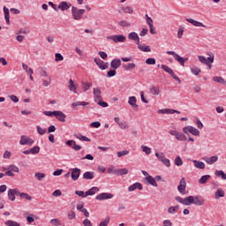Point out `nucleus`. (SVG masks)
Segmentation results:
<instances>
[{"instance_id":"nucleus-5","label":"nucleus","mask_w":226,"mask_h":226,"mask_svg":"<svg viewBox=\"0 0 226 226\" xmlns=\"http://www.w3.org/2000/svg\"><path fill=\"white\" fill-rule=\"evenodd\" d=\"M166 54H168V56H173L175 60L177 61L179 63V64H181V66H185V63H186V61H188V58H185V57L179 56L175 51H167Z\"/></svg>"},{"instance_id":"nucleus-15","label":"nucleus","mask_w":226,"mask_h":226,"mask_svg":"<svg viewBox=\"0 0 226 226\" xmlns=\"http://www.w3.org/2000/svg\"><path fill=\"white\" fill-rule=\"evenodd\" d=\"M129 105L134 109V110H139V105L137 104V97L130 96L128 100Z\"/></svg>"},{"instance_id":"nucleus-1","label":"nucleus","mask_w":226,"mask_h":226,"mask_svg":"<svg viewBox=\"0 0 226 226\" xmlns=\"http://www.w3.org/2000/svg\"><path fill=\"white\" fill-rule=\"evenodd\" d=\"M175 200L179 202V204H183V206H192V204H194V206H204L205 202L204 198L200 195L188 196L185 199L180 196H176Z\"/></svg>"},{"instance_id":"nucleus-19","label":"nucleus","mask_w":226,"mask_h":226,"mask_svg":"<svg viewBox=\"0 0 226 226\" xmlns=\"http://www.w3.org/2000/svg\"><path fill=\"white\" fill-rule=\"evenodd\" d=\"M142 184L136 182L128 187V192H135V190H142Z\"/></svg>"},{"instance_id":"nucleus-29","label":"nucleus","mask_w":226,"mask_h":226,"mask_svg":"<svg viewBox=\"0 0 226 226\" xmlns=\"http://www.w3.org/2000/svg\"><path fill=\"white\" fill-rule=\"evenodd\" d=\"M92 87H93V83L91 82H84V81L81 82V87L85 93L87 91H89V89H91Z\"/></svg>"},{"instance_id":"nucleus-34","label":"nucleus","mask_w":226,"mask_h":226,"mask_svg":"<svg viewBox=\"0 0 226 226\" xmlns=\"http://www.w3.org/2000/svg\"><path fill=\"white\" fill-rule=\"evenodd\" d=\"M128 174V169L123 168V169H117L116 171V176H126Z\"/></svg>"},{"instance_id":"nucleus-57","label":"nucleus","mask_w":226,"mask_h":226,"mask_svg":"<svg viewBox=\"0 0 226 226\" xmlns=\"http://www.w3.org/2000/svg\"><path fill=\"white\" fill-rule=\"evenodd\" d=\"M117 170H116V168L114 166H109L108 169H107V172L108 174H115L116 175V172H117Z\"/></svg>"},{"instance_id":"nucleus-30","label":"nucleus","mask_w":226,"mask_h":226,"mask_svg":"<svg viewBox=\"0 0 226 226\" xmlns=\"http://www.w3.org/2000/svg\"><path fill=\"white\" fill-rule=\"evenodd\" d=\"M215 197L216 200L222 197H225V192H223V189L218 188L217 191L215 192Z\"/></svg>"},{"instance_id":"nucleus-2","label":"nucleus","mask_w":226,"mask_h":226,"mask_svg":"<svg viewBox=\"0 0 226 226\" xmlns=\"http://www.w3.org/2000/svg\"><path fill=\"white\" fill-rule=\"evenodd\" d=\"M86 14L85 9H79L75 6L72 7V15L73 20H81L82 17Z\"/></svg>"},{"instance_id":"nucleus-31","label":"nucleus","mask_w":226,"mask_h":226,"mask_svg":"<svg viewBox=\"0 0 226 226\" xmlns=\"http://www.w3.org/2000/svg\"><path fill=\"white\" fill-rule=\"evenodd\" d=\"M149 92L151 93V94H154V96H158V94H160V87L152 86L149 88Z\"/></svg>"},{"instance_id":"nucleus-61","label":"nucleus","mask_w":226,"mask_h":226,"mask_svg":"<svg viewBox=\"0 0 226 226\" xmlns=\"http://www.w3.org/2000/svg\"><path fill=\"white\" fill-rule=\"evenodd\" d=\"M75 194L78 195L79 197H81L82 199H86V192H84L83 191H76Z\"/></svg>"},{"instance_id":"nucleus-64","label":"nucleus","mask_w":226,"mask_h":226,"mask_svg":"<svg viewBox=\"0 0 226 226\" xmlns=\"http://www.w3.org/2000/svg\"><path fill=\"white\" fill-rule=\"evenodd\" d=\"M83 225L84 226H93V222H91V221L89 219H85L83 221Z\"/></svg>"},{"instance_id":"nucleus-60","label":"nucleus","mask_w":226,"mask_h":226,"mask_svg":"<svg viewBox=\"0 0 226 226\" xmlns=\"http://www.w3.org/2000/svg\"><path fill=\"white\" fill-rule=\"evenodd\" d=\"M67 216L70 220H75L77 215H75V212L70 211L68 212Z\"/></svg>"},{"instance_id":"nucleus-26","label":"nucleus","mask_w":226,"mask_h":226,"mask_svg":"<svg viewBox=\"0 0 226 226\" xmlns=\"http://www.w3.org/2000/svg\"><path fill=\"white\" fill-rule=\"evenodd\" d=\"M68 88H69V91H72V93H74V94H77V87L73 82V79L69 80Z\"/></svg>"},{"instance_id":"nucleus-12","label":"nucleus","mask_w":226,"mask_h":226,"mask_svg":"<svg viewBox=\"0 0 226 226\" xmlns=\"http://www.w3.org/2000/svg\"><path fill=\"white\" fill-rule=\"evenodd\" d=\"M94 61L100 70H107L109 68V63H105L100 58H94Z\"/></svg>"},{"instance_id":"nucleus-21","label":"nucleus","mask_w":226,"mask_h":226,"mask_svg":"<svg viewBox=\"0 0 226 226\" xmlns=\"http://www.w3.org/2000/svg\"><path fill=\"white\" fill-rule=\"evenodd\" d=\"M206 163H207V165H213L215 163H216V162H218V155H213L211 157H207L204 159Z\"/></svg>"},{"instance_id":"nucleus-28","label":"nucleus","mask_w":226,"mask_h":226,"mask_svg":"<svg viewBox=\"0 0 226 226\" xmlns=\"http://www.w3.org/2000/svg\"><path fill=\"white\" fill-rule=\"evenodd\" d=\"M137 45H138V49L141 50V52H151V48L149 46L140 44V42H139V44Z\"/></svg>"},{"instance_id":"nucleus-63","label":"nucleus","mask_w":226,"mask_h":226,"mask_svg":"<svg viewBox=\"0 0 226 226\" xmlns=\"http://www.w3.org/2000/svg\"><path fill=\"white\" fill-rule=\"evenodd\" d=\"M147 64H156V59L150 57L146 60Z\"/></svg>"},{"instance_id":"nucleus-11","label":"nucleus","mask_w":226,"mask_h":226,"mask_svg":"<svg viewBox=\"0 0 226 226\" xmlns=\"http://www.w3.org/2000/svg\"><path fill=\"white\" fill-rule=\"evenodd\" d=\"M198 59L200 63H202L203 64H207V65H209V63L210 64L215 63V58L211 56L206 57L204 56H198Z\"/></svg>"},{"instance_id":"nucleus-40","label":"nucleus","mask_w":226,"mask_h":226,"mask_svg":"<svg viewBox=\"0 0 226 226\" xmlns=\"http://www.w3.org/2000/svg\"><path fill=\"white\" fill-rule=\"evenodd\" d=\"M6 226H20V222H17L13 220H8L4 222Z\"/></svg>"},{"instance_id":"nucleus-25","label":"nucleus","mask_w":226,"mask_h":226,"mask_svg":"<svg viewBox=\"0 0 226 226\" xmlns=\"http://www.w3.org/2000/svg\"><path fill=\"white\" fill-rule=\"evenodd\" d=\"M145 179L148 185H151V186H158V184L156 183V180L154 179V177H153V176L148 175V177H146Z\"/></svg>"},{"instance_id":"nucleus-42","label":"nucleus","mask_w":226,"mask_h":226,"mask_svg":"<svg viewBox=\"0 0 226 226\" xmlns=\"http://www.w3.org/2000/svg\"><path fill=\"white\" fill-rule=\"evenodd\" d=\"M141 149L143 151V153H145V154L149 155L152 153L151 147L142 145L141 146Z\"/></svg>"},{"instance_id":"nucleus-16","label":"nucleus","mask_w":226,"mask_h":226,"mask_svg":"<svg viewBox=\"0 0 226 226\" xmlns=\"http://www.w3.org/2000/svg\"><path fill=\"white\" fill-rule=\"evenodd\" d=\"M93 94L94 102H98L102 98V89L100 87L94 88Z\"/></svg>"},{"instance_id":"nucleus-20","label":"nucleus","mask_w":226,"mask_h":226,"mask_svg":"<svg viewBox=\"0 0 226 226\" xmlns=\"http://www.w3.org/2000/svg\"><path fill=\"white\" fill-rule=\"evenodd\" d=\"M72 6V4L68 2H60L58 4V9L62 11H66V10H70V7Z\"/></svg>"},{"instance_id":"nucleus-58","label":"nucleus","mask_w":226,"mask_h":226,"mask_svg":"<svg viewBox=\"0 0 226 226\" xmlns=\"http://www.w3.org/2000/svg\"><path fill=\"white\" fill-rule=\"evenodd\" d=\"M97 105H100V107L103 108L109 107V103L103 102L102 98L100 100H97Z\"/></svg>"},{"instance_id":"nucleus-9","label":"nucleus","mask_w":226,"mask_h":226,"mask_svg":"<svg viewBox=\"0 0 226 226\" xmlns=\"http://www.w3.org/2000/svg\"><path fill=\"white\" fill-rule=\"evenodd\" d=\"M70 172H71V178L73 181H77L80 177L82 170H80L79 168H72L70 170Z\"/></svg>"},{"instance_id":"nucleus-44","label":"nucleus","mask_w":226,"mask_h":226,"mask_svg":"<svg viewBox=\"0 0 226 226\" xmlns=\"http://www.w3.org/2000/svg\"><path fill=\"white\" fill-rule=\"evenodd\" d=\"M7 170H11V171L16 172V173L20 172V169H19L18 166L13 165V164H12V165H10V166L7 168Z\"/></svg>"},{"instance_id":"nucleus-41","label":"nucleus","mask_w":226,"mask_h":226,"mask_svg":"<svg viewBox=\"0 0 226 226\" xmlns=\"http://www.w3.org/2000/svg\"><path fill=\"white\" fill-rule=\"evenodd\" d=\"M215 176L217 177H222V179H223L224 181L226 180V174L223 172V170H216Z\"/></svg>"},{"instance_id":"nucleus-3","label":"nucleus","mask_w":226,"mask_h":226,"mask_svg":"<svg viewBox=\"0 0 226 226\" xmlns=\"http://www.w3.org/2000/svg\"><path fill=\"white\" fill-rule=\"evenodd\" d=\"M169 133L170 135H172V137H175L176 140H178L179 142H186V140H188L186 135L179 132L177 130H170Z\"/></svg>"},{"instance_id":"nucleus-48","label":"nucleus","mask_w":226,"mask_h":226,"mask_svg":"<svg viewBox=\"0 0 226 226\" xmlns=\"http://www.w3.org/2000/svg\"><path fill=\"white\" fill-rule=\"evenodd\" d=\"M36 129H37V133H39V135H45L47 133V129H43L40 125H37Z\"/></svg>"},{"instance_id":"nucleus-36","label":"nucleus","mask_w":226,"mask_h":226,"mask_svg":"<svg viewBox=\"0 0 226 226\" xmlns=\"http://www.w3.org/2000/svg\"><path fill=\"white\" fill-rule=\"evenodd\" d=\"M86 105H89V102H76L72 104V109H75L76 107H86Z\"/></svg>"},{"instance_id":"nucleus-59","label":"nucleus","mask_w":226,"mask_h":226,"mask_svg":"<svg viewBox=\"0 0 226 226\" xmlns=\"http://www.w3.org/2000/svg\"><path fill=\"white\" fill-rule=\"evenodd\" d=\"M50 223L51 225H54V226H59L61 225V221H59V219H51Z\"/></svg>"},{"instance_id":"nucleus-56","label":"nucleus","mask_w":226,"mask_h":226,"mask_svg":"<svg viewBox=\"0 0 226 226\" xmlns=\"http://www.w3.org/2000/svg\"><path fill=\"white\" fill-rule=\"evenodd\" d=\"M90 126L91 128H100L102 126V123H100V121L92 122Z\"/></svg>"},{"instance_id":"nucleus-52","label":"nucleus","mask_w":226,"mask_h":226,"mask_svg":"<svg viewBox=\"0 0 226 226\" xmlns=\"http://www.w3.org/2000/svg\"><path fill=\"white\" fill-rule=\"evenodd\" d=\"M30 151H31V154H38V153H40V147L35 146V147L30 148Z\"/></svg>"},{"instance_id":"nucleus-39","label":"nucleus","mask_w":226,"mask_h":226,"mask_svg":"<svg viewBox=\"0 0 226 226\" xmlns=\"http://www.w3.org/2000/svg\"><path fill=\"white\" fill-rule=\"evenodd\" d=\"M174 164L177 167H181L183 165V159L181 158V156L177 155L175 160H174Z\"/></svg>"},{"instance_id":"nucleus-4","label":"nucleus","mask_w":226,"mask_h":226,"mask_svg":"<svg viewBox=\"0 0 226 226\" xmlns=\"http://www.w3.org/2000/svg\"><path fill=\"white\" fill-rule=\"evenodd\" d=\"M183 132L185 133V135H188V133H191L194 137H200V131H199L197 128L192 126V125H187L183 127Z\"/></svg>"},{"instance_id":"nucleus-47","label":"nucleus","mask_w":226,"mask_h":226,"mask_svg":"<svg viewBox=\"0 0 226 226\" xmlns=\"http://www.w3.org/2000/svg\"><path fill=\"white\" fill-rule=\"evenodd\" d=\"M122 11H123V13L132 14V13H133V9L130 6H125V7L122 8Z\"/></svg>"},{"instance_id":"nucleus-53","label":"nucleus","mask_w":226,"mask_h":226,"mask_svg":"<svg viewBox=\"0 0 226 226\" xmlns=\"http://www.w3.org/2000/svg\"><path fill=\"white\" fill-rule=\"evenodd\" d=\"M116 69H113V70H109L108 72H107V77L108 79H110L112 77H116Z\"/></svg>"},{"instance_id":"nucleus-6","label":"nucleus","mask_w":226,"mask_h":226,"mask_svg":"<svg viewBox=\"0 0 226 226\" xmlns=\"http://www.w3.org/2000/svg\"><path fill=\"white\" fill-rule=\"evenodd\" d=\"M161 68L162 70L165 71L166 73H169V75H170L172 79H174V80H177L178 84H181V79H179V77H177V75H176V73H174V71L170 67L165 64H162Z\"/></svg>"},{"instance_id":"nucleus-50","label":"nucleus","mask_w":226,"mask_h":226,"mask_svg":"<svg viewBox=\"0 0 226 226\" xmlns=\"http://www.w3.org/2000/svg\"><path fill=\"white\" fill-rule=\"evenodd\" d=\"M118 25L121 26V27H130L131 26L130 22L126 20L118 21Z\"/></svg>"},{"instance_id":"nucleus-45","label":"nucleus","mask_w":226,"mask_h":226,"mask_svg":"<svg viewBox=\"0 0 226 226\" xmlns=\"http://www.w3.org/2000/svg\"><path fill=\"white\" fill-rule=\"evenodd\" d=\"M135 66H137L134 63H130L124 65V68L127 71L130 72V70H133V68H135Z\"/></svg>"},{"instance_id":"nucleus-55","label":"nucleus","mask_w":226,"mask_h":226,"mask_svg":"<svg viewBox=\"0 0 226 226\" xmlns=\"http://www.w3.org/2000/svg\"><path fill=\"white\" fill-rule=\"evenodd\" d=\"M34 176H35L37 181H41V179H43L45 177V173L37 172V173H35Z\"/></svg>"},{"instance_id":"nucleus-10","label":"nucleus","mask_w":226,"mask_h":226,"mask_svg":"<svg viewBox=\"0 0 226 226\" xmlns=\"http://www.w3.org/2000/svg\"><path fill=\"white\" fill-rule=\"evenodd\" d=\"M114 199V194L110 192H102L95 197V200H109Z\"/></svg>"},{"instance_id":"nucleus-35","label":"nucleus","mask_w":226,"mask_h":226,"mask_svg":"<svg viewBox=\"0 0 226 226\" xmlns=\"http://www.w3.org/2000/svg\"><path fill=\"white\" fill-rule=\"evenodd\" d=\"M211 178V175H205L202 176L200 179H199V183L200 185H206L207 183V180Z\"/></svg>"},{"instance_id":"nucleus-18","label":"nucleus","mask_w":226,"mask_h":226,"mask_svg":"<svg viewBox=\"0 0 226 226\" xmlns=\"http://www.w3.org/2000/svg\"><path fill=\"white\" fill-rule=\"evenodd\" d=\"M186 22H189V24H192V26H194L195 27H206V26L204 24H202V22L200 21H197L193 19H186Z\"/></svg>"},{"instance_id":"nucleus-54","label":"nucleus","mask_w":226,"mask_h":226,"mask_svg":"<svg viewBox=\"0 0 226 226\" xmlns=\"http://www.w3.org/2000/svg\"><path fill=\"white\" fill-rule=\"evenodd\" d=\"M146 22L147 24L149 26V27H152L153 26V19H151V17H149V15L146 14Z\"/></svg>"},{"instance_id":"nucleus-32","label":"nucleus","mask_w":226,"mask_h":226,"mask_svg":"<svg viewBox=\"0 0 226 226\" xmlns=\"http://www.w3.org/2000/svg\"><path fill=\"white\" fill-rule=\"evenodd\" d=\"M214 82H217V84H222L223 86H226V80L222 77L220 76H215L213 78Z\"/></svg>"},{"instance_id":"nucleus-33","label":"nucleus","mask_w":226,"mask_h":226,"mask_svg":"<svg viewBox=\"0 0 226 226\" xmlns=\"http://www.w3.org/2000/svg\"><path fill=\"white\" fill-rule=\"evenodd\" d=\"M94 173L93 171H87L83 174V179H94Z\"/></svg>"},{"instance_id":"nucleus-27","label":"nucleus","mask_w":226,"mask_h":226,"mask_svg":"<svg viewBox=\"0 0 226 226\" xmlns=\"http://www.w3.org/2000/svg\"><path fill=\"white\" fill-rule=\"evenodd\" d=\"M179 211V205L177 206H171L168 207V213L169 215H176Z\"/></svg>"},{"instance_id":"nucleus-14","label":"nucleus","mask_w":226,"mask_h":226,"mask_svg":"<svg viewBox=\"0 0 226 226\" xmlns=\"http://www.w3.org/2000/svg\"><path fill=\"white\" fill-rule=\"evenodd\" d=\"M55 117L61 123H64L66 121V115L63 111L56 110Z\"/></svg>"},{"instance_id":"nucleus-62","label":"nucleus","mask_w":226,"mask_h":226,"mask_svg":"<svg viewBox=\"0 0 226 226\" xmlns=\"http://www.w3.org/2000/svg\"><path fill=\"white\" fill-rule=\"evenodd\" d=\"M109 222H110V219L107 217L104 221H102L98 226H109Z\"/></svg>"},{"instance_id":"nucleus-23","label":"nucleus","mask_w":226,"mask_h":226,"mask_svg":"<svg viewBox=\"0 0 226 226\" xmlns=\"http://www.w3.org/2000/svg\"><path fill=\"white\" fill-rule=\"evenodd\" d=\"M110 66L113 70H117L121 66V59L115 58L111 61Z\"/></svg>"},{"instance_id":"nucleus-38","label":"nucleus","mask_w":226,"mask_h":226,"mask_svg":"<svg viewBox=\"0 0 226 226\" xmlns=\"http://www.w3.org/2000/svg\"><path fill=\"white\" fill-rule=\"evenodd\" d=\"M76 139H78L79 140H82V142H91V139H89L82 134L76 135Z\"/></svg>"},{"instance_id":"nucleus-8","label":"nucleus","mask_w":226,"mask_h":226,"mask_svg":"<svg viewBox=\"0 0 226 226\" xmlns=\"http://www.w3.org/2000/svg\"><path fill=\"white\" fill-rule=\"evenodd\" d=\"M20 146H33L34 140L29 136H21L19 140Z\"/></svg>"},{"instance_id":"nucleus-17","label":"nucleus","mask_w":226,"mask_h":226,"mask_svg":"<svg viewBox=\"0 0 226 226\" xmlns=\"http://www.w3.org/2000/svg\"><path fill=\"white\" fill-rule=\"evenodd\" d=\"M159 114H181V111L172 109H158Z\"/></svg>"},{"instance_id":"nucleus-22","label":"nucleus","mask_w":226,"mask_h":226,"mask_svg":"<svg viewBox=\"0 0 226 226\" xmlns=\"http://www.w3.org/2000/svg\"><path fill=\"white\" fill-rule=\"evenodd\" d=\"M98 192H100V188L94 186L86 192L85 196H87V197L93 196V195H95L96 193H98Z\"/></svg>"},{"instance_id":"nucleus-46","label":"nucleus","mask_w":226,"mask_h":226,"mask_svg":"<svg viewBox=\"0 0 226 226\" xmlns=\"http://www.w3.org/2000/svg\"><path fill=\"white\" fill-rule=\"evenodd\" d=\"M127 154H130V151H128V150H123V151H119V152L117 153V156L118 158H121L123 156H126Z\"/></svg>"},{"instance_id":"nucleus-43","label":"nucleus","mask_w":226,"mask_h":226,"mask_svg":"<svg viewBox=\"0 0 226 226\" xmlns=\"http://www.w3.org/2000/svg\"><path fill=\"white\" fill-rule=\"evenodd\" d=\"M200 68L197 67V66H192L191 68V72L192 73V75H200Z\"/></svg>"},{"instance_id":"nucleus-49","label":"nucleus","mask_w":226,"mask_h":226,"mask_svg":"<svg viewBox=\"0 0 226 226\" xmlns=\"http://www.w3.org/2000/svg\"><path fill=\"white\" fill-rule=\"evenodd\" d=\"M20 198L21 199H26V200H33V197H31V195H29L26 192H21Z\"/></svg>"},{"instance_id":"nucleus-51","label":"nucleus","mask_w":226,"mask_h":226,"mask_svg":"<svg viewBox=\"0 0 226 226\" xmlns=\"http://www.w3.org/2000/svg\"><path fill=\"white\" fill-rule=\"evenodd\" d=\"M155 156L156 158H158L160 162H162L165 159V154H163V152H161V153L156 152Z\"/></svg>"},{"instance_id":"nucleus-13","label":"nucleus","mask_w":226,"mask_h":226,"mask_svg":"<svg viewBox=\"0 0 226 226\" xmlns=\"http://www.w3.org/2000/svg\"><path fill=\"white\" fill-rule=\"evenodd\" d=\"M128 39L135 41L136 45H139V43H140V37H139V34H137V32H131L128 34Z\"/></svg>"},{"instance_id":"nucleus-37","label":"nucleus","mask_w":226,"mask_h":226,"mask_svg":"<svg viewBox=\"0 0 226 226\" xmlns=\"http://www.w3.org/2000/svg\"><path fill=\"white\" fill-rule=\"evenodd\" d=\"M7 197H8L9 200H11V202H14V200H15V192H13V189H9L8 190Z\"/></svg>"},{"instance_id":"nucleus-7","label":"nucleus","mask_w":226,"mask_h":226,"mask_svg":"<svg viewBox=\"0 0 226 226\" xmlns=\"http://www.w3.org/2000/svg\"><path fill=\"white\" fill-rule=\"evenodd\" d=\"M108 40H112L114 43H124L126 41V36L123 34L111 35L108 37Z\"/></svg>"},{"instance_id":"nucleus-24","label":"nucleus","mask_w":226,"mask_h":226,"mask_svg":"<svg viewBox=\"0 0 226 226\" xmlns=\"http://www.w3.org/2000/svg\"><path fill=\"white\" fill-rule=\"evenodd\" d=\"M192 163L196 169H200L201 170H204V169H206V163H204V162L192 160Z\"/></svg>"}]
</instances>
